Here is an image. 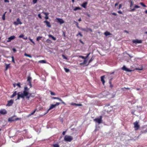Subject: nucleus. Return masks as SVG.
Returning <instances> with one entry per match:
<instances>
[{
  "mask_svg": "<svg viewBox=\"0 0 147 147\" xmlns=\"http://www.w3.org/2000/svg\"><path fill=\"white\" fill-rule=\"evenodd\" d=\"M73 139V137L70 136H65L64 137V140L67 142H70Z\"/></svg>",
  "mask_w": 147,
  "mask_h": 147,
  "instance_id": "2",
  "label": "nucleus"
},
{
  "mask_svg": "<svg viewBox=\"0 0 147 147\" xmlns=\"http://www.w3.org/2000/svg\"><path fill=\"white\" fill-rule=\"evenodd\" d=\"M49 37L51 38H52V39H53V40H56V38L55 37L53 36L52 35L49 34Z\"/></svg>",
  "mask_w": 147,
  "mask_h": 147,
  "instance_id": "25",
  "label": "nucleus"
},
{
  "mask_svg": "<svg viewBox=\"0 0 147 147\" xmlns=\"http://www.w3.org/2000/svg\"><path fill=\"white\" fill-rule=\"evenodd\" d=\"M52 98L54 99H57L61 101L62 103L63 104L65 105H66L65 103L60 98H59L56 97H53Z\"/></svg>",
  "mask_w": 147,
  "mask_h": 147,
  "instance_id": "13",
  "label": "nucleus"
},
{
  "mask_svg": "<svg viewBox=\"0 0 147 147\" xmlns=\"http://www.w3.org/2000/svg\"><path fill=\"white\" fill-rule=\"evenodd\" d=\"M80 65H84V64L83 63H83H80Z\"/></svg>",
  "mask_w": 147,
  "mask_h": 147,
  "instance_id": "64",
  "label": "nucleus"
},
{
  "mask_svg": "<svg viewBox=\"0 0 147 147\" xmlns=\"http://www.w3.org/2000/svg\"><path fill=\"white\" fill-rule=\"evenodd\" d=\"M13 103V100L11 99L7 101V103L6 105V106H10L12 105Z\"/></svg>",
  "mask_w": 147,
  "mask_h": 147,
  "instance_id": "7",
  "label": "nucleus"
},
{
  "mask_svg": "<svg viewBox=\"0 0 147 147\" xmlns=\"http://www.w3.org/2000/svg\"><path fill=\"white\" fill-rule=\"evenodd\" d=\"M43 13L45 15V18L47 20L48 19L49 17L48 16V15H49V13H47V12H43Z\"/></svg>",
  "mask_w": 147,
  "mask_h": 147,
  "instance_id": "17",
  "label": "nucleus"
},
{
  "mask_svg": "<svg viewBox=\"0 0 147 147\" xmlns=\"http://www.w3.org/2000/svg\"><path fill=\"white\" fill-rule=\"evenodd\" d=\"M88 28H81L80 30L82 31H86V32H88Z\"/></svg>",
  "mask_w": 147,
  "mask_h": 147,
  "instance_id": "22",
  "label": "nucleus"
},
{
  "mask_svg": "<svg viewBox=\"0 0 147 147\" xmlns=\"http://www.w3.org/2000/svg\"><path fill=\"white\" fill-rule=\"evenodd\" d=\"M29 83V84H28L30 86V88H31L32 87V84H31V82H28Z\"/></svg>",
  "mask_w": 147,
  "mask_h": 147,
  "instance_id": "52",
  "label": "nucleus"
},
{
  "mask_svg": "<svg viewBox=\"0 0 147 147\" xmlns=\"http://www.w3.org/2000/svg\"><path fill=\"white\" fill-rule=\"evenodd\" d=\"M140 7L137 5H135L134 8L131 9V11H135L136 9L140 8Z\"/></svg>",
  "mask_w": 147,
  "mask_h": 147,
  "instance_id": "14",
  "label": "nucleus"
},
{
  "mask_svg": "<svg viewBox=\"0 0 147 147\" xmlns=\"http://www.w3.org/2000/svg\"><path fill=\"white\" fill-rule=\"evenodd\" d=\"M135 111H134V110H131V113L132 114H134V112Z\"/></svg>",
  "mask_w": 147,
  "mask_h": 147,
  "instance_id": "50",
  "label": "nucleus"
},
{
  "mask_svg": "<svg viewBox=\"0 0 147 147\" xmlns=\"http://www.w3.org/2000/svg\"><path fill=\"white\" fill-rule=\"evenodd\" d=\"M14 120H8V121H9V122H11L13 121Z\"/></svg>",
  "mask_w": 147,
  "mask_h": 147,
  "instance_id": "59",
  "label": "nucleus"
},
{
  "mask_svg": "<svg viewBox=\"0 0 147 147\" xmlns=\"http://www.w3.org/2000/svg\"><path fill=\"white\" fill-rule=\"evenodd\" d=\"M38 0H33V2L34 4H35L37 2V1Z\"/></svg>",
  "mask_w": 147,
  "mask_h": 147,
  "instance_id": "46",
  "label": "nucleus"
},
{
  "mask_svg": "<svg viewBox=\"0 0 147 147\" xmlns=\"http://www.w3.org/2000/svg\"><path fill=\"white\" fill-rule=\"evenodd\" d=\"M118 3H116L115 4V6H116L117 5H118Z\"/></svg>",
  "mask_w": 147,
  "mask_h": 147,
  "instance_id": "62",
  "label": "nucleus"
},
{
  "mask_svg": "<svg viewBox=\"0 0 147 147\" xmlns=\"http://www.w3.org/2000/svg\"><path fill=\"white\" fill-rule=\"evenodd\" d=\"M104 34L106 36H107L109 35H111L112 34L109 32L107 31L104 33Z\"/></svg>",
  "mask_w": 147,
  "mask_h": 147,
  "instance_id": "20",
  "label": "nucleus"
},
{
  "mask_svg": "<svg viewBox=\"0 0 147 147\" xmlns=\"http://www.w3.org/2000/svg\"><path fill=\"white\" fill-rule=\"evenodd\" d=\"M71 105L79 106H81L82 105L81 104H76V103H72L71 104Z\"/></svg>",
  "mask_w": 147,
  "mask_h": 147,
  "instance_id": "19",
  "label": "nucleus"
},
{
  "mask_svg": "<svg viewBox=\"0 0 147 147\" xmlns=\"http://www.w3.org/2000/svg\"><path fill=\"white\" fill-rule=\"evenodd\" d=\"M16 85L19 88H20L21 87L20 83H18Z\"/></svg>",
  "mask_w": 147,
  "mask_h": 147,
  "instance_id": "40",
  "label": "nucleus"
},
{
  "mask_svg": "<svg viewBox=\"0 0 147 147\" xmlns=\"http://www.w3.org/2000/svg\"><path fill=\"white\" fill-rule=\"evenodd\" d=\"M102 116H100V118H96V119H96H96H102Z\"/></svg>",
  "mask_w": 147,
  "mask_h": 147,
  "instance_id": "44",
  "label": "nucleus"
},
{
  "mask_svg": "<svg viewBox=\"0 0 147 147\" xmlns=\"http://www.w3.org/2000/svg\"><path fill=\"white\" fill-rule=\"evenodd\" d=\"M9 64H6V69L7 70V69L9 67Z\"/></svg>",
  "mask_w": 147,
  "mask_h": 147,
  "instance_id": "43",
  "label": "nucleus"
},
{
  "mask_svg": "<svg viewBox=\"0 0 147 147\" xmlns=\"http://www.w3.org/2000/svg\"><path fill=\"white\" fill-rule=\"evenodd\" d=\"M140 4L144 7H146V5H145L143 2H140Z\"/></svg>",
  "mask_w": 147,
  "mask_h": 147,
  "instance_id": "31",
  "label": "nucleus"
},
{
  "mask_svg": "<svg viewBox=\"0 0 147 147\" xmlns=\"http://www.w3.org/2000/svg\"><path fill=\"white\" fill-rule=\"evenodd\" d=\"M36 109H34V111L32 112H31L30 114H29L28 116H31V115H33V114H34L35 113V112H36Z\"/></svg>",
  "mask_w": 147,
  "mask_h": 147,
  "instance_id": "24",
  "label": "nucleus"
},
{
  "mask_svg": "<svg viewBox=\"0 0 147 147\" xmlns=\"http://www.w3.org/2000/svg\"><path fill=\"white\" fill-rule=\"evenodd\" d=\"M95 122L97 123H98V124H99L101 123H102V120H94Z\"/></svg>",
  "mask_w": 147,
  "mask_h": 147,
  "instance_id": "23",
  "label": "nucleus"
},
{
  "mask_svg": "<svg viewBox=\"0 0 147 147\" xmlns=\"http://www.w3.org/2000/svg\"><path fill=\"white\" fill-rule=\"evenodd\" d=\"M121 69L127 72H130L131 71V70H130L128 68H127L125 65H124L123 67L121 68Z\"/></svg>",
  "mask_w": 147,
  "mask_h": 147,
  "instance_id": "9",
  "label": "nucleus"
},
{
  "mask_svg": "<svg viewBox=\"0 0 147 147\" xmlns=\"http://www.w3.org/2000/svg\"><path fill=\"white\" fill-rule=\"evenodd\" d=\"M88 31H90L91 32H92V29H91L88 28Z\"/></svg>",
  "mask_w": 147,
  "mask_h": 147,
  "instance_id": "51",
  "label": "nucleus"
},
{
  "mask_svg": "<svg viewBox=\"0 0 147 147\" xmlns=\"http://www.w3.org/2000/svg\"><path fill=\"white\" fill-rule=\"evenodd\" d=\"M62 56L64 59H67V58L64 55H62Z\"/></svg>",
  "mask_w": 147,
  "mask_h": 147,
  "instance_id": "48",
  "label": "nucleus"
},
{
  "mask_svg": "<svg viewBox=\"0 0 147 147\" xmlns=\"http://www.w3.org/2000/svg\"><path fill=\"white\" fill-rule=\"evenodd\" d=\"M28 38L27 37H23V39L25 40H26Z\"/></svg>",
  "mask_w": 147,
  "mask_h": 147,
  "instance_id": "55",
  "label": "nucleus"
},
{
  "mask_svg": "<svg viewBox=\"0 0 147 147\" xmlns=\"http://www.w3.org/2000/svg\"><path fill=\"white\" fill-rule=\"evenodd\" d=\"M38 62L41 63H46V61L45 60H41L39 61Z\"/></svg>",
  "mask_w": 147,
  "mask_h": 147,
  "instance_id": "28",
  "label": "nucleus"
},
{
  "mask_svg": "<svg viewBox=\"0 0 147 147\" xmlns=\"http://www.w3.org/2000/svg\"><path fill=\"white\" fill-rule=\"evenodd\" d=\"M105 76H102L101 77V81L102 82L103 85H104L105 81L104 80Z\"/></svg>",
  "mask_w": 147,
  "mask_h": 147,
  "instance_id": "15",
  "label": "nucleus"
},
{
  "mask_svg": "<svg viewBox=\"0 0 147 147\" xmlns=\"http://www.w3.org/2000/svg\"><path fill=\"white\" fill-rule=\"evenodd\" d=\"M87 62V60L86 59H85L83 61V63L84 64H86Z\"/></svg>",
  "mask_w": 147,
  "mask_h": 147,
  "instance_id": "42",
  "label": "nucleus"
},
{
  "mask_svg": "<svg viewBox=\"0 0 147 147\" xmlns=\"http://www.w3.org/2000/svg\"><path fill=\"white\" fill-rule=\"evenodd\" d=\"M77 27H78V28H79L80 29L81 28H80L79 27V26H78V23H77Z\"/></svg>",
  "mask_w": 147,
  "mask_h": 147,
  "instance_id": "60",
  "label": "nucleus"
},
{
  "mask_svg": "<svg viewBox=\"0 0 147 147\" xmlns=\"http://www.w3.org/2000/svg\"><path fill=\"white\" fill-rule=\"evenodd\" d=\"M7 13V12L5 11V13L2 16V19L3 20H5V14Z\"/></svg>",
  "mask_w": 147,
  "mask_h": 147,
  "instance_id": "27",
  "label": "nucleus"
},
{
  "mask_svg": "<svg viewBox=\"0 0 147 147\" xmlns=\"http://www.w3.org/2000/svg\"><path fill=\"white\" fill-rule=\"evenodd\" d=\"M12 50L14 52H15L16 51V50L15 48H13Z\"/></svg>",
  "mask_w": 147,
  "mask_h": 147,
  "instance_id": "53",
  "label": "nucleus"
},
{
  "mask_svg": "<svg viewBox=\"0 0 147 147\" xmlns=\"http://www.w3.org/2000/svg\"><path fill=\"white\" fill-rule=\"evenodd\" d=\"M63 34L64 37L65 36V34L64 32H63Z\"/></svg>",
  "mask_w": 147,
  "mask_h": 147,
  "instance_id": "63",
  "label": "nucleus"
},
{
  "mask_svg": "<svg viewBox=\"0 0 147 147\" xmlns=\"http://www.w3.org/2000/svg\"><path fill=\"white\" fill-rule=\"evenodd\" d=\"M29 40H30L31 42H32V41H33V40H32V39H31V38H29Z\"/></svg>",
  "mask_w": 147,
  "mask_h": 147,
  "instance_id": "58",
  "label": "nucleus"
},
{
  "mask_svg": "<svg viewBox=\"0 0 147 147\" xmlns=\"http://www.w3.org/2000/svg\"><path fill=\"white\" fill-rule=\"evenodd\" d=\"M50 94L51 95H55V93L52 91H50Z\"/></svg>",
  "mask_w": 147,
  "mask_h": 147,
  "instance_id": "41",
  "label": "nucleus"
},
{
  "mask_svg": "<svg viewBox=\"0 0 147 147\" xmlns=\"http://www.w3.org/2000/svg\"><path fill=\"white\" fill-rule=\"evenodd\" d=\"M139 121H136L134 123V127L135 130H138L140 127V125L139 124Z\"/></svg>",
  "mask_w": 147,
  "mask_h": 147,
  "instance_id": "3",
  "label": "nucleus"
},
{
  "mask_svg": "<svg viewBox=\"0 0 147 147\" xmlns=\"http://www.w3.org/2000/svg\"><path fill=\"white\" fill-rule=\"evenodd\" d=\"M8 119H19L18 118H17L16 116L12 117L11 118H9Z\"/></svg>",
  "mask_w": 147,
  "mask_h": 147,
  "instance_id": "18",
  "label": "nucleus"
},
{
  "mask_svg": "<svg viewBox=\"0 0 147 147\" xmlns=\"http://www.w3.org/2000/svg\"><path fill=\"white\" fill-rule=\"evenodd\" d=\"M42 38V36H38L37 37L36 40L37 41H39Z\"/></svg>",
  "mask_w": 147,
  "mask_h": 147,
  "instance_id": "29",
  "label": "nucleus"
},
{
  "mask_svg": "<svg viewBox=\"0 0 147 147\" xmlns=\"http://www.w3.org/2000/svg\"><path fill=\"white\" fill-rule=\"evenodd\" d=\"M24 55L26 57H27L30 58H31L32 57L30 55L27 54L26 53H25Z\"/></svg>",
  "mask_w": 147,
  "mask_h": 147,
  "instance_id": "30",
  "label": "nucleus"
},
{
  "mask_svg": "<svg viewBox=\"0 0 147 147\" xmlns=\"http://www.w3.org/2000/svg\"><path fill=\"white\" fill-rule=\"evenodd\" d=\"M7 113V111L4 109H2L0 110V115H4Z\"/></svg>",
  "mask_w": 147,
  "mask_h": 147,
  "instance_id": "5",
  "label": "nucleus"
},
{
  "mask_svg": "<svg viewBox=\"0 0 147 147\" xmlns=\"http://www.w3.org/2000/svg\"><path fill=\"white\" fill-rule=\"evenodd\" d=\"M80 9H81V8L80 7H76L74 8V10L76 11V10Z\"/></svg>",
  "mask_w": 147,
  "mask_h": 147,
  "instance_id": "34",
  "label": "nucleus"
},
{
  "mask_svg": "<svg viewBox=\"0 0 147 147\" xmlns=\"http://www.w3.org/2000/svg\"><path fill=\"white\" fill-rule=\"evenodd\" d=\"M65 131H63V133H62V134L63 135H65Z\"/></svg>",
  "mask_w": 147,
  "mask_h": 147,
  "instance_id": "57",
  "label": "nucleus"
},
{
  "mask_svg": "<svg viewBox=\"0 0 147 147\" xmlns=\"http://www.w3.org/2000/svg\"><path fill=\"white\" fill-rule=\"evenodd\" d=\"M11 58H12V62L13 63H15V61L14 60V57L13 56H12L11 57Z\"/></svg>",
  "mask_w": 147,
  "mask_h": 147,
  "instance_id": "36",
  "label": "nucleus"
},
{
  "mask_svg": "<svg viewBox=\"0 0 147 147\" xmlns=\"http://www.w3.org/2000/svg\"><path fill=\"white\" fill-rule=\"evenodd\" d=\"M5 2H9V1L8 0H4Z\"/></svg>",
  "mask_w": 147,
  "mask_h": 147,
  "instance_id": "54",
  "label": "nucleus"
},
{
  "mask_svg": "<svg viewBox=\"0 0 147 147\" xmlns=\"http://www.w3.org/2000/svg\"><path fill=\"white\" fill-rule=\"evenodd\" d=\"M64 70L66 72H68L69 71V69H67V68H64Z\"/></svg>",
  "mask_w": 147,
  "mask_h": 147,
  "instance_id": "32",
  "label": "nucleus"
},
{
  "mask_svg": "<svg viewBox=\"0 0 147 147\" xmlns=\"http://www.w3.org/2000/svg\"><path fill=\"white\" fill-rule=\"evenodd\" d=\"M60 104V103L57 102L55 104H51V105L50 108L48 110V111H49L50 110H51L53 108L55 107L56 106L59 105Z\"/></svg>",
  "mask_w": 147,
  "mask_h": 147,
  "instance_id": "4",
  "label": "nucleus"
},
{
  "mask_svg": "<svg viewBox=\"0 0 147 147\" xmlns=\"http://www.w3.org/2000/svg\"><path fill=\"white\" fill-rule=\"evenodd\" d=\"M29 88L25 86L24 87V90L23 93H21V94H20V92H19L17 94L16 91L14 92L13 94L11 96V98H13L16 96L17 94L18 95L17 98V99L19 100L20 98H24L25 96L26 97V98L29 100L30 96L31 95V93H29Z\"/></svg>",
  "mask_w": 147,
  "mask_h": 147,
  "instance_id": "1",
  "label": "nucleus"
},
{
  "mask_svg": "<svg viewBox=\"0 0 147 147\" xmlns=\"http://www.w3.org/2000/svg\"><path fill=\"white\" fill-rule=\"evenodd\" d=\"M79 35H80L81 37H82L83 36V35L80 32H79L78 34H77L76 36H77Z\"/></svg>",
  "mask_w": 147,
  "mask_h": 147,
  "instance_id": "39",
  "label": "nucleus"
},
{
  "mask_svg": "<svg viewBox=\"0 0 147 147\" xmlns=\"http://www.w3.org/2000/svg\"><path fill=\"white\" fill-rule=\"evenodd\" d=\"M46 42H48V43H51V42H52V41H51L49 39H47V40H46Z\"/></svg>",
  "mask_w": 147,
  "mask_h": 147,
  "instance_id": "35",
  "label": "nucleus"
},
{
  "mask_svg": "<svg viewBox=\"0 0 147 147\" xmlns=\"http://www.w3.org/2000/svg\"><path fill=\"white\" fill-rule=\"evenodd\" d=\"M112 14L113 15H115V16H117V14L116 13H112Z\"/></svg>",
  "mask_w": 147,
  "mask_h": 147,
  "instance_id": "56",
  "label": "nucleus"
},
{
  "mask_svg": "<svg viewBox=\"0 0 147 147\" xmlns=\"http://www.w3.org/2000/svg\"><path fill=\"white\" fill-rule=\"evenodd\" d=\"M128 2L130 4V7H132L133 6L134 4V2L133 1H132V0H129V1Z\"/></svg>",
  "mask_w": 147,
  "mask_h": 147,
  "instance_id": "16",
  "label": "nucleus"
},
{
  "mask_svg": "<svg viewBox=\"0 0 147 147\" xmlns=\"http://www.w3.org/2000/svg\"><path fill=\"white\" fill-rule=\"evenodd\" d=\"M90 54V53H89L87 54L86 56V57H85L86 59L89 57Z\"/></svg>",
  "mask_w": 147,
  "mask_h": 147,
  "instance_id": "45",
  "label": "nucleus"
},
{
  "mask_svg": "<svg viewBox=\"0 0 147 147\" xmlns=\"http://www.w3.org/2000/svg\"><path fill=\"white\" fill-rule=\"evenodd\" d=\"M92 57L91 59H90V60L88 62V64L91 63L93 60Z\"/></svg>",
  "mask_w": 147,
  "mask_h": 147,
  "instance_id": "47",
  "label": "nucleus"
},
{
  "mask_svg": "<svg viewBox=\"0 0 147 147\" xmlns=\"http://www.w3.org/2000/svg\"><path fill=\"white\" fill-rule=\"evenodd\" d=\"M56 19L57 20V22L59 23L60 24L64 23V21L62 19L56 18Z\"/></svg>",
  "mask_w": 147,
  "mask_h": 147,
  "instance_id": "8",
  "label": "nucleus"
},
{
  "mask_svg": "<svg viewBox=\"0 0 147 147\" xmlns=\"http://www.w3.org/2000/svg\"><path fill=\"white\" fill-rule=\"evenodd\" d=\"M87 4V2H85L83 3L82 5V6L84 8H86V5Z\"/></svg>",
  "mask_w": 147,
  "mask_h": 147,
  "instance_id": "21",
  "label": "nucleus"
},
{
  "mask_svg": "<svg viewBox=\"0 0 147 147\" xmlns=\"http://www.w3.org/2000/svg\"><path fill=\"white\" fill-rule=\"evenodd\" d=\"M38 17L40 19L42 18V17L41 16V15L40 13H39L38 15Z\"/></svg>",
  "mask_w": 147,
  "mask_h": 147,
  "instance_id": "49",
  "label": "nucleus"
},
{
  "mask_svg": "<svg viewBox=\"0 0 147 147\" xmlns=\"http://www.w3.org/2000/svg\"><path fill=\"white\" fill-rule=\"evenodd\" d=\"M44 23H45L47 27L50 28L51 27V25L49 22L47 20H45L44 21Z\"/></svg>",
  "mask_w": 147,
  "mask_h": 147,
  "instance_id": "12",
  "label": "nucleus"
},
{
  "mask_svg": "<svg viewBox=\"0 0 147 147\" xmlns=\"http://www.w3.org/2000/svg\"><path fill=\"white\" fill-rule=\"evenodd\" d=\"M13 24L15 25H17L18 24H21L22 23L20 21V19L18 18L17 19V21L14 22Z\"/></svg>",
  "mask_w": 147,
  "mask_h": 147,
  "instance_id": "6",
  "label": "nucleus"
},
{
  "mask_svg": "<svg viewBox=\"0 0 147 147\" xmlns=\"http://www.w3.org/2000/svg\"><path fill=\"white\" fill-rule=\"evenodd\" d=\"M24 36V35L23 34H21L19 36V38H23Z\"/></svg>",
  "mask_w": 147,
  "mask_h": 147,
  "instance_id": "37",
  "label": "nucleus"
},
{
  "mask_svg": "<svg viewBox=\"0 0 147 147\" xmlns=\"http://www.w3.org/2000/svg\"><path fill=\"white\" fill-rule=\"evenodd\" d=\"M79 57L83 59H86L85 57H84L83 56H81V55H80L79 56Z\"/></svg>",
  "mask_w": 147,
  "mask_h": 147,
  "instance_id": "38",
  "label": "nucleus"
},
{
  "mask_svg": "<svg viewBox=\"0 0 147 147\" xmlns=\"http://www.w3.org/2000/svg\"><path fill=\"white\" fill-rule=\"evenodd\" d=\"M32 78L30 76H28L27 78V81L29 82H31Z\"/></svg>",
  "mask_w": 147,
  "mask_h": 147,
  "instance_id": "26",
  "label": "nucleus"
},
{
  "mask_svg": "<svg viewBox=\"0 0 147 147\" xmlns=\"http://www.w3.org/2000/svg\"><path fill=\"white\" fill-rule=\"evenodd\" d=\"M53 147H59V146L57 144H55L53 145Z\"/></svg>",
  "mask_w": 147,
  "mask_h": 147,
  "instance_id": "33",
  "label": "nucleus"
},
{
  "mask_svg": "<svg viewBox=\"0 0 147 147\" xmlns=\"http://www.w3.org/2000/svg\"><path fill=\"white\" fill-rule=\"evenodd\" d=\"M134 43L136 44L141 43L142 42V41L141 40H138V39L134 40H133Z\"/></svg>",
  "mask_w": 147,
  "mask_h": 147,
  "instance_id": "11",
  "label": "nucleus"
},
{
  "mask_svg": "<svg viewBox=\"0 0 147 147\" xmlns=\"http://www.w3.org/2000/svg\"><path fill=\"white\" fill-rule=\"evenodd\" d=\"M16 38V37L14 36H11L8 38V40H7V42H10L12 40Z\"/></svg>",
  "mask_w": 147,
  "mask_h": 147,
  "instance_id": "10",
  "label": "nucleus"
},
{
  "mask_svg": "<svg viewBox=\"0 0 147 147\" xmlns=\"http://www.w3.org/2000/svg\"><path fill=\"white\" fill-rule=\"evenodd\" d=\"M111 79L110 80L109 82V83L110 84H111Z\"/></svg>",
  "mask_w": 147,
  "mask_h": 147,
  "instance_id": "61",
  "label": "nucleus"
}]
</instances>
